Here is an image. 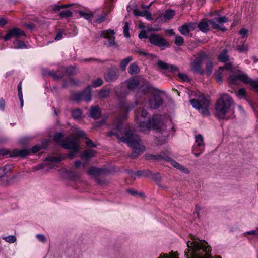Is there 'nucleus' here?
<instances>
[{
  "instance_id": "f257e3e1",
  "label": "nucleus",
  "mask_w": 258,
  "mask_h": 258,
  "mask_svg": "<svg viewBox=\"0 0 258 258\" xmlns=\"http://www.w3.org/2000/svg\"><path fill=\"white\" fill-rule=\"evenodd\" d=\"M127 116V112L123 113V116L119 115L115 122L116 130L118 132L112 130L108 133V136L112 137L114 135L119 142H125L133 149V152L130 157L132 159H135L143 152L145 147L142 142L140 138L135 134L132 130H127L122 126L120 120L125 119Z\"/></svg>"
},
{
  "instance_id": "f03ea898",
  "label": "nucleus",
  "mask_w": 258,
  "mask_h": 258,
  "mask_svg": "<svg viewBox=\"0 0 258 258\" xmlns=\"http://www.w3.org/2000/svg\"><path fill=\"white\" fill-rule=\"evenodd\" d=\"M187 249L185 250V258H211L209 252L211 250L210 246L205 240L196 239L191 236V240L187 242Z\"/></svg>"
},
{
  "instance_id": "7ed1b4c3",
  "label": "nucleus",
  "mask_w": 258,
  "mask_h": 258,
  "mask_svg": "<svg viewBox=\"0 0 258 258\" xmlns=\"http://www.w3.org/2000/svg\"><path fill=\"white\" fill-rule=\"evenodd\" d=\"M233 103V100L229 95L225 93L220 94V98L215 104V116L220 119H228V118L226 117V114Z\"/></svg>"
},
{
  "instance_id": "20e7f679",
  "label": "nucleus",
  "mask_w": 258,
  "mask_h": 258,
  "mask_svg": "<svg viewBox=\"0 0 258 258\" xmlns=\"http://www.w3.org/2000/svg\"><path fill=\"white\" fill-rule=\"evenodd\" d=\"M135 117L140 130L143 132H148L150 128H154L157 126L155 119H149L148 113L144 109L138 110L136 113Z\"/></svg>"
},
{
  "instance_id": "39448f33",
  "label": "nucleus",
  "mask_w": 258,
  "mask_h": 258,
  "mask_svg": "<svg viewBox=\"0 0 258 258\" xmlns=\"http://www.w3.org/2000/svg\"><path fill=\"white\" fill-rule=\"evenodd\" d=\"M210 24L212 28L221 30L222 31H225L226 29L225 27H221L220 25L217 24V23L213 20H202L198 25V27L199 29L204 33H207L209 31V24Z\"/></svg>"
},
{
  "instance_id": "423d86ee",
  "label": "nucleus",
  "mask_w": 258,
  "mask_h": 258,
  "mask_svg": "<svg viewBox=\"0 0 258 258\" xmlns=\"http://www.w3.org/2000/svg\"><path fill=\"white\" fill-rule=\"evenodd\" d=\"M148 39L151 44L161 47L163 49L169 46L168 42L160 35L152 34L149 36Z\"/></svg>"
},
{
  "instance_id": "0eeeda50",
  "label": "nucleus",
  "mask_w": 258,
  "mask_h": 258,
  "mask_svg": "<svg viewBox=\"0 0 258 258\" xmlns=\"http://www.w3.org/2000/svg\"><path fill=\"white\" fill-rule=\"evenodd\" d=\"M205 58H206V53L204 52L200 53L198 59L195 60L192 63L191 70L195 73L203 75L204 71L201 68V64Z\"/></svg>"
},
{
  "instance_id": "6e6552de",
  "label": "nucleus",
  "mask_w": 258,
  "mask_h": 258,
  "mask_svg": "<svg viewBox=\"0 0 258 258\" xmlns=\"http://www.w3.org/2000/svg\"><path fill=\"white\" fill-rule=\"evenodd\" d=\"M62 146L66 149L74 150L75 151H79L78 141L75 137L67 138L64 142L62 143Z\"/></svg>"
},
{
  "instance_id": "1a4fd4ad",
  "label": "nucleus",
  "mask_w": 258,
  "mask_h": 258,
  "mask_svg": "<svg viewBox=\"0 0 258 258\" xmlns=\"http://www.w3.org/2000/svg\"><path fill=\"white\" fill-rule=\"evenodd\" d=\"M119 76L118 69L115 67H111L104 74V79L107 82H112L117 80Z\"/></svg>"
},
{
  "instance_id": "9d476101",
  "label": "nucleus",
  "mask_w": 258,
  "mask_h": 258,
  "mask_svg": "<svg viewBox=\"0 0 258 258\" xmlns=\"http://www.w3.org/2000/svg\"><path fill=\"white\" fill-rule=\"evenodd\" d=\"M21 36H25V32L18 28H13L8 31L4 37L5 41H8L12 38H18Z\"/></svg>"
},
{
  "instance_id": "9b49d317",
  "label": "nucleus",
  "mask_w": 258,
  "mask_h": 258,
  "mask_svg": "<svg viewBox=\"0 0 258 258\" xmlns=\"http://www.w3.org/2000/svg\"><path fill=\"white\" fill-rule=\"evenodd\" d=\"M238 81H241L246 84V83H249V78L246 74L240 73L231 75L228 78V81L231 83L235 84Z\"/></svg>"
},
{
  "instance_id": "f8f14e48",
  "label": "nucleus",
  "mask_w": 258,
  "mask_h": 258,
  "mask_svg": "<svg viewBox=\"0 0 258 258\" xmlns=\"http://www.w3.org/2000/svg\"><path fill=\"white\" fill-rule=\"evenodd\" d=\"M145 158L147 160H155L158 161H166L169 162L171 158L168 157L165 153H161L159 154L153 155V154H146Z\"/></svg>"
},
{
  "instance_id": "ddd939ff",
  "label": "nucleus",
  "mask_w": 258,
  "mask_h": 258,
  "mask_svg": "<svg viewBox=\"0 0 258 258\" xmlns=\"http://www.w3.org/2000/svg\"><path fill=\"white\" fill-rule=\"evenodd\" d=\"M196 27V23H186L179 27L178 30L181 34L184 36H188L190 31L194 30Z\"/></svg>"
},
{
  "instance_id": "4468645a",
  "label": "nucleus",
  "mask_w": 258,
  "mask_h": 258,
  "mask_svg": "<svg viewBox=\"0 0 258 258\" xmlns=\"http://www.w3.org/2000/svg\"><path fill=\"white\" fill-rule=\"evenodd\" d=\"M163 103V99L159 95H154L153 97L149 99V105L151 108L157 109Z\"/></svg>"
},
{
  "instance_id": "2eb2a0df",
  "label": "nucleus",
  "mask_w": 258,
  "mask_h": 258,
  "mask_svg": "<svg viewBox=\"0 0 258 258\" xmlns=\"http://www.w3.org/2000/svg\"><path fill=\"white\" fill-rule=\"evenodd\" d=\"M157 64L160 69L167 70L170 72H175L178 71V68L177 66L168 64L161 60L158 61Z\"/></svg>"
},
{
  "instance_id": "dca6fc26",
  "label": "nucleus",
  "mask_w": 258,
  "mask_h": 258,
  "mask_svg": "<svg viewBox=\"0 0 258 258\" xmlns=\"http://www.w3.org/2000/svg\"><path fill=\"white\" fill-rule=\"evenodd\" d=\"M107 172V170L104 168H96L94 167H90L87 171L89 175H94L97 177L105 175Z\"/></svg>"
},
{
  "instance_id": "f3484780",
  "label": "nucleus",
  "mask_w": 258,
  "mask_h": 258,
  "mask_svg": "<svg viewBox=\"0 0 258 258\" xmlns=\"http://www.w3.org/2000/svg\"><path fill=\"white\" fill-rule=\"evenodd\" d=\"M96 154V152L95 150L87 149L85 150L82 152L80 157L83 160H85L86 161H88L90 158L94 157Z\"/></svg>"
},
{
  "instance_id": "a211bd4d",
  "label": "nucleus",
  "mask_w": 258,
  "mask_h": 258,
  "mask_svg": "<svg viewBox=\"0 0 258 258\" xmlns=\"http://www.w3.org/2000/svg\"><path fill=\"white\" fill-rule=\"evenodd\" d=\"M140 87L139 90L143 92L144 94H147L151 89V86L149 82L146 80H140Z\"/></svg>"
},
{
  "instance_id": "6ab92c4d",
  "label": "nucleus",
  "mask_w": 258,
  "mask_h": 258,
  "mask_svg": "<svg viewBox=\"0 0 258 258\" xmlns=\"http://www.w3.org/2000/svg\"><path fill=\"white\" fill-rule=\"evenodd\" d=\"M133 13L136 16L145 17L148 20H151L152 19V14L149 10L141 11L138 9H136L134 10Z\"/></svg>"
},
{
  "instance_id": "aec40b11",
  "label": "nucleus",
  "mask_w": 258,
  "mask_h": 258,
  "mask_svg": "<svg viewBox=\"0 0 258 258\" xmlns=\"http://www.w3.org/2000/svg\"><path fill=\"white\" fill-rule=\"evenodd\" d=\"M195 142L196 145L195 147L198 148L201 152H203L205 148V144L203 136L201 135H198L195 136Z\"/></svg>"
},
{
  "instance_id": "412c9836",
  "label": "nucleus",
  "mask_w": 258,
  "mask_h": 258,
  "mask_svg": "<svg viewBox=\"0 0 258 258\" xmlns=\"http://www.w3.org/2000/svg\"><path fill=\"white\" fill-rule=\"evenodd\" d=\"M30 151L28 149H23L22 150H14L12 154L11 157H25L29 155Z\"/></svg>"
},
{
  "instance_id": "4be33fe9",
  "label": "nucleus",
  "mask_w": 258,
  "mask_h": 258,
  "mask_svg": "<svg viewBox=\"0 0 258 258\" xmlns=\"http://www.w3.org/2000/svg\"><path fill=\"white\" fill-rule=\"evenodd\" d=\"M127 87L130 90H134L140 85V81L136 79H130L126 81Z\"/></svg>"
},
{
  "instance_id": "5701e85b",
  "label": "nucleus",
  "mask_w": 258,
  "mask_h": 258,
  "mask_svg": "<svg viewBox=\"0 0 258 258\" xmlns=\"http://www.w3.org/2000/svg\"><path fill=\"white\" fill-rule=\"evenodd\" d=\"M101 111L99 107L94 106L91 108L90 110V116L94 119H98L100 117Z\"/></svg>"
},
{
  "instance_id": "b1692460",
  "label": "nucleus",
  "mask_w": 258,
  "mask_h": 258,
  "mask_svg": "<svg viewBox=\"0 0 258 258\" xmlns=\"http://www.w3.org/2000/svg\"><path fill=\"white\" fill-rule=\"evenodd\" d=\"M228 50L226 49L223 50L218 56V60L220 62L228 61L229 56L227 54Z\"/></svg>"
},
{
  "instance_id": "393cba45",
  "label": "nucleus",
  "mask_w": 258,
  "mask_h": 258,
  "mask_svg": "<svg viewBox=\"0 0 258 258\" xmlns=\"http://www.w3.org/2000/svg\"><path fill=\"white\" fill-rule=\"evenodd\" d=\"M204 60L206 61V73L208 76H209L212 71L213 67V62L207 54L206 58L204 59Z\"/></svg>"
},
{
  "instance_id": "a878e982",
  "label": "nucleus",
  "mask_w": 258,
  "mask_h": 258,
  "mask_svg": "<svg viewBox=\"0 0 258 258\" xmlns=\"http://www.w3.org/2000/svg\"><path fill=\"white\" fill-rule=\"evenodd\" d=\"M83 100L89 102L91 99V91L89 87H87L84 91L82 92Z\"/></svg>"
},
{
  "instance_id": "bb28decb",
  "label": "nucleus",
  "mask_w": 258,
  "mask_h": 258,
  "mask_svg": "<svg viewBox=\"0 0 258 258\" xmlns=\"http://www.w3.org/2000/svg\"><path fill=\"white\" fill-rule=\"evenodd\" d=\"M115 34V32L113 30L109 29L107 30L102 31L100 33L101 37H103V38L108 39L109 38H111V37H114Z\"/></svg>"
},
{
  "instance_id": "cd10ccee",
  "label": "nucleus",
  "mask_w": 258,
  "mask_h": 258,
  "mask_svg": "<svg viewBox=\"0 0 258 258\" xmlns=\"http://www.w3.org/2000/svg\"><path fill=\"white\" fill-rule=\"evenodd\" d=\"M203 104L204 107H202L201 108H200V113L203 116H208L210 115V113L208 109L209 103L207 101L204 100L203 101Z\"/></svg>"
},
{
  "instance_id": "c85d7f7f",
  "label": "nucleus",
  "mask_w": 258,
  "mask_h": 258,
  "mask_svg": "<svg viewBox=\"0 0 258 258\" xmlns=\"http://www.w3.org/2000/svg\"><path fill=\"white\" fill-rule=\"evenodd\" d=\"M133 60L132 56H128L121 60L120 63V68L122 71H125L127 65Z\"/></svg>"
},
{
  "instance_id": "c756f323",
  "label": "nucleus",
  "mask_w": 258,
  "mask_h": 258,
  "mask_svg": "<svg viewBox=\"0 0 258 258\" xmlns=\"http://www.w3.org/2000/svg\"><path fill=\"white\" fill-rule=\"evenodd\" d=\"M78 13L79 14V15L83 17L84 19L88 20L89 22H91V18L94 15L93 13L90 12V13H87L84 11H79L78 12Z\"/></svg>"
},
{
  "instance_id": "7c9ffc66",
  "label": "nucleus",
  "mask_w": 258,
  "mask_h": 258,
  "mask_svg": "<svg viewBox=\"0 0 258 258\" xmlns=\"http://www.w3.org/2000/svg\"><path fill=\"white\" fill-rule=\"evenodd\" d=\"M72 116L75 119H81L82 118V112L80 109L77 108L72 111Z\"/></svg>"
},
{
  "instance_id": "2f4dec72",
  "label": "nucleus",
  "mask_w": 258,
  "mask_h": 258,
  "mask_svg": "<svg viewBox=\"0 0 258 258\" xmlns=\"http://www.w3.org/2000/svg\"><path fill=\"white\" fill-rule=\"evenodd\" d=\"M140 71L138 66L136 63L131 64L128 68V73L131 75L138 74Z\"/></svg>"
},
{
  "instance_id": "473e14b6",
  "label": "nucleus",
  "mask_w": 258,
  "mask_h": 258,
  "mask_svg": "<svg viewBox=\"0 0 258 258\" xmlns=\"http://www.w3.org/2000/svg\"><path fill=\"white\" fill-rule=\"evenodd\" d=\"M54 139L57 143L61 144V145H62V143L64 142L65 140H63V135L61 133L55 134L54 136Z\"/></svg>"
},
{
  "instance_id": "72a5a7b5",
  "label": "nucleus",
  "mask_w": 258,
  "mask_h": 258,
  "mask_svg": "<svg viewBox=\"0 0 258 258\" xmlns=\"http://www.w3.org/2000/svg\"><path fill=\"white\" fill-rule=\"evenodd\" d=\"M107 18V14L105 12H103L100 15H98L95 20V22L97 23H101L105 21Z\"/></svg>"
},
{
  "instance_id": "f704fd0d",
  "label": "nucleus",
  "mask_w": 258,
  "mask_h": 258,
  "mask_svg": "<svg viewBox=\"0 0 258 258\" xmlns=\"http://www.w3.org/2000/svg\"><path fill=\"white\" fill-rule=\"evenodd\" d=\"M110 93V90L109 89H102L98 93V95L101 98H105L109 96Z\"/></svg>"
},
{
  "instance_id": "c9c22d12",
  "label": "nucleus",
  "mask_w": 258,
  "mask_h": 258,
  "mask_svg": "<svg viewBox=\"0 0 258 258\" xmlns=\"http://www.w3.org/2000/svg\"><path fill=\"white\" fill-rule=\"evenodd\" d=\"M61 70L62 71L65 70L68 75H74L76 73V68L75 67H69L66 68L62 67L61 68Z\"/></svg>"
},
{
  "instance_id": "e433bc0d",
  "label": "nucleus",
  "mask_w": 258,
  "mask_h": 258,
  "mask_svg": "<svg viewBox=\"0 0 258 258\" xmlns=\"http://www.w3.org/2000/svg\"><path fill=\"white\" fill-rule=\"evenodd\" d=\"M215 21L217 22V24L220 25L221 27H223L221 24L228 21V19L225 16H220L215 18Z\"/></svg>"
},
{
  "instance_id": "4c0bfd02",
  "label": "nucleus",
  "mask_w": 258,
  "mask_h": 258,
  "mask_svg": "<svg viewBox=\"0 0 258 258\" xmlns=\"http://www.w3.org/2000/svg\"><path fill=\"white\" fill-rule=\"evenodd\" d=\"M115 36L109 38L108 39H107V41L104 42V45L108 47L114 46L115 45Z\"/></svg>"
},
{
  "instance_id": "58836bf2",
  "label": "nucleus",
  "mask_w": 258,
  "mask_h": 258,
  "mask_svg": "<svg viewBox=\"0 0 258 258\" xmlns=\"http://www.w3.org/2000/svg\"><path fill=\"white\" fill-rule=\"evenodd\" d=\"M190 103L192 105L194 108H195L196 109H198V110H200V108H201V107H202L201 103L197 99H191L190 100Z\"/></svg>"
},
{
  "instance_id": "ea45409f",
  "label": "nucleus",
  "mask_w": 258,
  "mask_h": 258,
  "mask_svg": "<svg viewBox=\"0 0 258 258\" xmlns=\"http://www.w3.org/2000/svg\"><path fill=\"white\" fill-rule=\"evenodd\" d=\"M14 47L16 49H23L27 48L25 43L21 41H16L13 42Z\"/></svg>"
},
{
  "instance_id": "a19ab883",
  "label": "nucleus",
  "mask_w": 258,
  "mask_h": 258,
  "mask_svg": "<svg viewBox=\"0 0 258 258\" xmlns=\"http://www.w3.org/2000/svg\"><path fill=\"white\" fill-rule=\"evenodd\" d=\"M48 75L52 76L53 77V78L55 80H59L60 79H61L63 76H64V75L63 74H56L54 71H49L48 73Z\"/></svg>"
},
{
  "instance_id": "79ce46f5",
  "label": "nucleus",
  "mask_w": 258,
  "mask_h": 258,
  "mask_svg": "<svg viewBox=\"0 0 258 258\" xmlns=\"http://www.w3.org/2000/svg\"><path fill=\"white\" fill-rule=\"evenodd\" d=\"M175 15L174 11L172 10H168L165 12L164 17L166 19H171Z\"/></svg>"
},
{
  "instance_id": "37998d69",
  "label": "nucleus",
  "mask_w": 258,
  "mask_h": 258,
  "mask_svg": "<svg viewBox=\"0 0 258 258\" xmlns=\"http://www.w3.org/2000/svg\"><path fill=\"white\" fill-rule=\"evenodd\" d=\"M82 92L74 93L72 95L73 100L79 101L83 100Z\"/></svg>"
},
{
  "instance_id": "c03bdc74",
  "label": "nucleus",
  "mask_w": 258,
  "mask_h": 258,
  "mask_svg": "<svg viewBox=\"0 0 258 258\" xmlns=\"http://www.w3.org/2000/svg\"><path fill=\"white\" fill-rule=\"evenodd\" d=\"M215 79L217 80V81L219 83L221 84L222 82V73L221 70H220L219 69L215 72Z\"/></svg>"
},
{
  "instance_id": "a18cd8bd",
  "label": "nucleus",
  "mask_w": 258,
  "mask_h": 258,
  "mask_svg": "<svg viewBox=\"0 0 258 258\" xmlns=\"http://www.w3.org/2000/svg\"><path fill=\"white\" fill-rule=\"evenodd\" d=\"M72 15H73L72 12L70 10H66V11H63L61 12H60V14H59V16L61 18H68V17H70L72 16Z\"/></svg>"
},
{
  "instance_id": "49530a36",
  "label": "nucleus",
  "mask_w": 258,
  "mask_h": 258,
  "mask_svg": "<svg viewBox=\"0 0 258 258\" xmlns=\"http://www.w3.org/2000/svg\"><path fill=\"white\" fill-rule=\"evenodd\" d=\"M175 44L178 46L182 45L184 43L183 38L179 35H175Z\"/></svg>"
},
{
  "instance_id": "de8ad7c7",
  "label": "nucleus",
  "mask_w": 258,
  "mask_h": 258,
  "mask_svg": "<svg viewBox=\"0 0 258 258\" xmlns=\"http://www.w3.org/2000/svg\"><path fill=\"white\" fill-rule=\"evenodd\" d=\"M123 33L125 37H130V35L129 33V24L127 22H125V25L123 27Z\"/></svg>"
},
{
  "instance_id": "09e8293b",
  "label": "nucleus",
  "mask_w": 258,
  "mask_h": 258,
  "mask_svg": "<svg viewBox=\"0 0 258 258\" xmlns=\"http://www.w3.org/2000/svg\"><path fill=\"white\" fill-rule=\"evenodd\" d=\"M236 50L240 52H247L248 51V47L244 44L238 45L236 47Z\"/></svg>"
},
{
  "instance_id": "8fccbe9b",
  "label": "nucleus",
  "mask_w": 258,
  "mask_h": 258,
  "mask_svg": "<svg viewBox=\"0 0 258 258\" xmlns=\"http://www.w3.org/2000/svg\"><path fill=\"white\" fill-rule=\"evenodd\" d=\"M169 162H171L172 165L176 168L177 169H178L179 170H184V169H185L183 166H182V165H180L178 163H177V162L174 161L173 160H172L171 158V160H170Z\"/></svg>"
},
{
  "instance_id": "3c124183",
  "label": "nucleus",
  "mask_w": 258,
  "mask_h": 258,
  "mask_svg": "<svg viewBox=\"0 0 258 258\" xmlns=\"http://www.w3.org/2000/svg\"><path fill=\"white\" fill-rule=\"evenodd\" d=\"M103 84V80L100 78H98L96 80H94L92 82L93 86L94 87H97L100 86Z\"/></svg>"
},
{
  "instance_id": "603ef678",
  "label": "nucleus",
  "mask_w": 258,
  "mask_h": 258,
  "mask_svg": "<svg viewBox=\"0 0 258 258\" xmlns=\"http://www.w3.org/2000/svg\"><path fill=\"white\" fill-rule=\"evenodd\" d=\"M4 239L6 240V241L10 243H14L16 240V238L14 235H9L8 236L4 237Z\"/></svg>"
},
{
  "instance_id": "864d4df0",
  "label": "nucleus",
  "mask_w": 258,
  "mask_h": 258,
  "mask_svg": "<svg viewBox=\"0 0 258 258\" xmlns=\"http://www.w3.org/2000/svg\"><path fill=\"white\" fill-rule=\"evenodd\" d=\"M236 95L239 98L244 97L245 95V90L244 88L240 89L237 92H236Z\"/></svg>"
},
{
  "instance_id": "5fc2aeb1",
  "label": "nucleus",
  "mask_w": 258,
  "mask_h": 258,
  "mask_svg": "<svg viewBox=\"0 0 258 258\" xmlns=\"http://www.w3.org/2000/svg\"><path fill=\"white\" fill-rule=\"evenodd\" d=\"M46 160L51 162L58 163L61 160V158L58 157H49L47 158Z\"/></svg>"
},
{
  "instance_id": "6e6d98bb",
  "label": "nucleus",
  "mask_w": 258,
  "mask_h": 258,
  "mask_svg": "<svg viewBox=\"0 0 258 258\" xmlns=\"http://www.w3.org/2000/svg\"><path fill=\"white\" fill-rule=\"evenodd\" d=\"M85 138L86 139V141L85 143H86V145L88 147H96V145L91 140L89 139V138H88L86 137H85Z\"/></svg>"
},
{
  "instance_id": "4d7b16f0",
  "label": "nucleus",
  "mask_w": 258,
  "mask_h": 258,
  "mask_svg": "<svg viewBox=\"0 0 258 258\" xmlns=\"http://www.w3.org/2000/svg\"><path fill=\"white\" fill-rule=\"evenodd\" d=\"M246 84H250L256 91H258V82L254 81L249 78V83H246Z\"/></svg>"
},
{
  "instance_id": "13d9d810",
  "label": "nucleus",
  "mask_w": 258,
  "mask_h": 258,
  "mask_svg": "<svg viewBox=\"0 0 258 258\" xmlns=\"http://www.w3.org/2000/svg\"><path fill=\"white\" fill-rule=\"evenodd\" d=\"M179 77L183 81L185 82H188L189 81L190 79L187 76V75L183 73H179L178 74Z\"/></svg>"
},
{
  "instance_id": "bf43d9fd",
  "label": "nucleus",
  "mask_w": 258,
  "mask_h": 258,
  "mask_svg": "<svg viewBox=\"0 0 258 258\" xmlns=\"http://www.w3.org/2000/svg\"><path fill=\"white\" fill-rule=\"evenodd\" d=\"M9 167L8 166L0 168V178L4 177L6 174V170Z\"/></svg>"
},
{
  "instance_id": "052dcab7",
  "label": "nucleus",
  "mask_w": 258,
  "mask_h": 258,
  "mask_svg": "<svg viewBox=\"0 0 258 258\" xmlns=\"http://www.w3.org/2000/svg\"><path fill=\"white\" fill-rule=\"evenodd\" d=\"M232 64L230 63H226L223 67H220L219 70H223L224 69H225L227 71L231 70L232 69Z\"/></svg>"
},
{
  "instance_id": "680f3d73",
  "label": "nucleus",
  "mask_w": 258,
  "mask_h": 258,
  "mask_svg": "<svg viewBox=\"0 0 258 258\" xmlns=\"http://www.w3.org/2000/svg\"><path fill=\"white\" fill-rule=\"evenodd\" d=\"M107 116H106L105 117L102 118L101 121H97L95 123V126L99 127L103 125L106 121V119L107 118Z\"/></svg>"
},
{
  "instance_id": "e2e57ef3",
  "label": "nucleus",
  "mask_w": 258,
  "mask_h": 258,
  "mask_svg": "<svg viewBox=\"0 0 258 258\" xmlns=\"http://www.w3.org/2000/svg\"><path fill=\"white\" fill-rule=\"evenodd\" d=\"M95 180L97 182L98 184H100V185H104L107 183V181L105 179H101V178H100L98 177H96Z\"/></svg>"
},
{
  "instance_id": "0e129e2a",
  "label": "nucleus",
  "mask_w": 258,
  "mask_h": 258,
  "mask_svg": "<svg viewBox=\"0 0 258 258\" xmlns=\"http://www.w3.org/2000/svg\"><path fill=\"white\" fill-rule=\"evenodd\" d=\"M37 238L42 242L45 243L46 241L45 236L43 234H37L36 235Z\"/></svg>"
},
{
  "instance_id": "69168bd1",
  "label": "nucleus",
  "mask_w": 258,
  "mask_h": 258,
  "mask_svg": "<svg viewBox=\"0 0 258 258\" xmlns=\"http://www.w3.org/2000/svg\"><path fill=\"white\" fill-rule=\"evenodd\" d=\"M139 38L140 39H143V38H148L149 36L147 35V33L146 31L142 30L141 31V32L139 34Z\"/></svg>"
},
{
  "instance_id": "338daca9",
  "label": "nucleus",
  "mask_w": 258,
  "mask_h": 258,
  "mask_svg": "<svg viewBox=\"0 0 258 258\" xmlns=\"http://www.w3.org/2000/svg\"><path fill=\"white\" fill-rule=\"evenodd\" d=\"M136 176H144L143 171H138L135 174L132 175V177L134 179H136Z\"/></svg>"
},
{
  "instance_id": "774afa93",
  "label": "nucleus",
  "mask_w": 258,
  "mask_h": 258,
  "mask_svg": "<svg viewBox=\"0 0 258 258\" xmlns=\"http://www.w3.org/2000/svg\"><path fill=\"white\" fill-rule=\"evenodd\" d=\"M240 35H241L242 38H244L247 33V30L245 29H242L239 32Z\"/></svg>"
}]
</instances>
